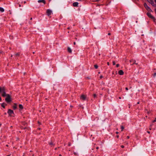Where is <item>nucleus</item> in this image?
Wrapping results in <instances>:
<instances>
[{"instance_id": "5", "label": "nucleus", "mask_w": 156, "mask_h": 156, "mask_svg": "<svg viewBox=\"0 0 156 156\" xmlns=\"http://www.w3.org/2000/svg\"><path fill=\"white\" fill-rule=\"evenodd\" d=\"M8 113L9 114L10 116H12L11 115L12 114H14L13 111L10 109H9L8 110Z\"/></svg>"}, {"instance_id": "22", "label": "nucleus", "mask_w": 156, "mask_h": 156, "mask_svg": "<svg viewBox=\"0 0 156 156\" xmlns=\"http://www.w3.org/2000/svg\"><path fill=\"white\" fill-rule=\"evenodd\" d=\"M121 128L122 129L121 131H122L123 130V129H124V127L122 126H121Z\"/></svg>"}, {"instance_id": "21", "label": "nucleus", "mask_w": 156, "mask_h": 156, "mask_svg": "<svg viewBox=\"0 0 156 156\" xmlns=\"http://www.w3.org/2000/svg\"><path fill=\"white\" fill-rule=\"evenodd\" d=\"M133 61L134 62L133 63V64H136V65H137L138 64L137 63H136V61L135 60H134Z\"/></svg>"}, {"instance_id": "36", "label": "nucleus", "mask_w": 156, "mask_h": 156, "mask_svg": "<svg viewBox=\"0 0 156 156\" xmlns=\"http://www.w3.org/2000/svg\"><path fill=\"white\" fill-rule=\"evenodd\" d=\"M127 138L128 139H129V136H127Z\"/></svg>"}, {"instance_id": "8", "label": "nucleus", "mask_w": 156, "mask_h": 156, "mask_svg": "<svg viewBox=\"0 0 156 156\" xmlns=\"http://www.w3.org/2000/svg\"><path fill=\"white\" fill-rule=\"evenodd\" d=\"M5 91V89L4 87H0V92Z\"/></svg>"}, {"instance_id": "7", "label": "nucleus", "mask_w": 156, "mask_h": 156, "mask_svg": "<svg viewBox=\"0 0 156 156\" xmlns=\"http://www.w3.org/2000/svg\"><path fill=\"white\" fill-rule=\"evenodd\" d=\"M148 2H149L151 4V5L153 6H154V2L152 0H147Z\"/></svg>"}, {"instance_id": "61", "label": "nucleus", "mask_w": 156, "mask_h": 156, "mask_svg": "<svg viewBox=\"0 0 156 156\" xmlns=\"http://www.w3.org/2000/svg\"><path fill=\"white\" fill-rule=\"evenodd\" d=\"M1 125H2V124H1V123H0V126H1Z\"/></svg>"}, {"instance_id": "44", "label": "nucleus", "mask_w": 156, "mask_h": 156, "mask_svg": "<svg viewBox=\"0 0 156 156\" xmlns=\"http://www.w3.org/2000/svg\"><path fill=\"white\" fill-rule=\"evenodd\" d=\"M116 134H118V133H118V132H116Z\"/></svg>"}, {"instance_id": "30", "label": "nucleus", "mask_w": 156, "mask_h": 156, "mask_svg": "<svg viewBox=\"0 0 156 156\" xmlns=\"http://www.w3.org/2000/svg\"><path fill=\"white\" fill-rule=\"evenodd\" d=\"M121 147L122 148H123L124 147V146L123 145H121Z\"/></svg>"}, {"instance_id": "39", "label": "nucleus", "mask_w": 156, "mask_h": 156, "mask_svg": "<svg viewBox=\"0 0 156 156\" xmlns=\"http://www.w3.org/2000/svg\"><path fill=\"white\" fill-rule=\"evenodd\" d=\"M96 148L97 149H98L99 148V147H96Z\"/></svg>"}, {"instance_id": "40", "label": "nucleus", "mask_w": 156, "mask_h": 156, "mask_svg": "<svg viewBox=\"0 0 156 156\" xmlns=\"http://www.w3.org/2000/svg\"><path fill=\"white\" fill-rule=\"evenodd\" d=\"M147 133H150V132L149 131H147Z\"/></svg>"}, {"instance_id": "16", "label": "nucleus", "mask_w": 156, "mask_h": 156, "mask_svg": "<svg viewBox=\"0 0 156 156\" xmlns=\"http://www.w3.org/2000/svg\"><path fill=\"white\" fill-rule=\"evenodd\" d=\"M6 105V104L5 103H3L2 104L1 106H2L3 108H5V106Z\"/></svg>"}, {"instance_id": "25", "label": "nucleus", "mask_w": 156, "mask_h": 156, "mask_svg": "<svg viewBox=\"0 0 156 156\" xmlns=\"http://www.w3.org/2000/svg\"><path fill=\"white\" fill-rule=\"evenodd\" d=\"M71 145V144L70 142L68 143V146H70Z\"/></svg>"}, {"instance_id": "64", "label": "nucleus", "mask_w": 156, "mask_h": 156, "mask_svg": "<svg viewBox=\"0 0 156 156\" xmlns=\"http://www.w3.org/2000/svg\"><path fill=\"white\" fill-rule=\"evenodd\" d=\"M70 107H73V106H71H71H70Z\"/></svg>"}, {"instance_id": "48", "label": "nucleus", "mask_w": 156, "mask_h": 156, "mask_svg": "<svg viewBox=\"0 0 156 156\" xmlns=\"http://www.w3.org/2000/svg\"><path fill=\"white\" fill-rule=\"evenodd\" d=\"M32 18H31L30 19V20H32Z\"/></svg>"}, {"instance_id": "11", "label": "nucleus", "mask_w": 156, "mask_h": 156, "mask_svg": "<svg viewBox=\"0 0 156 156\" xmlns=\"http://www.w3.org/2000/svg\"><path fill=\"white\" fill-rule=\"evenodd\" d=\"M2 92V96L3 97H6L7 95L8 94H6L5 91Z\"/></svg>"}, {"instance_id": "37", "label": "nucleus", "mask_w": 156, "mask_h": 156, "mask_svg": "<svg viewBox=\"0 0 156 156\" xmlns=\"http://www.w3.org/2000/svg\"><path fill=\"white\" fill-rule=\"evenodd\" d=\"M116 137H117V138H119V135H117V136H116Z\"/></svg>"}, {"instance_id": "24", "label": "nucleus", "mask_w": 156, "mask_h": 156, "mask_svg": "<svg viewBox=\"0 0 156 156\" xmlns=\"http://www.w3.org/2000/svg\"><path fill=\"white\" fill-rule=\"evenodd\" d=\"M113 65H115V61H113L112 62Z\"/></svg>"}, {"instance_id": "58", "label": "nucleus", "mask_w": 156, "mask_h": 156, "mask_svg": "<svg viewBox=\"0 0 156 156\" xmlns=\"http://www.w3.org/2000/svg\"><path fill=\"white\" fill-rule=\"evenodd\" d=\"M2 53V51H0V54H1Z\"/></svg>"}, {"instance_id": "26", "label": "nucleus", "mask_w": 156, "mask_h": 156, "mask_svg": "<svg viewBox=\"0 0 156 156\" xmlns=\"http://www.w3.org/2000/svg\"><path fill=\"white\" fill-rule=\"evenodd\" d=\"M119 64H117L116 65V67H119Z\"/></svg>"}, {"instance_id": "18", "label": "nucleus", "mask_w": 156, "mask_h": 156, "mask_svg": "<svg viewBox=\"0 0 156 156\" xmlns=\"http://www.w3.org/2000/svg\"><path fill=\"white\" fill-rule=\"evenodd\" d=\"M94 67L96 69H97L98 68V66L97 65H94Z\"/></svg>"}, {"instance_id": "29", "label": "nucleus", "mask_w": 156, "mask_h": 156, "mask_svg": "<svg viewBox=\"0 0 156 156\" xmlns=\"http://www.w3.org/2000/svg\"><path fill=\"white\" fill-rule=\"evenodd\" d=\"M100 79H101L103 77V76L102 75H101L100 77Z\"/></svg>"}, {"instance_id": "49", "label": "nucleus", "mask_w": 156, "mask_h": 156, "mask_svg": "<svg viewBox=\"0 0 156 156\" xmlns=\"http://www.w3.org/2000/svg\"><path fill=\"white\" fill-rule=\"evenodd\" d=\"M10 154L9 155H7V156H10Z\"/></svg>"}, {"instance_id": "23", "label": "nucleus", "mask_w": 156, "mask_h": 156, "mask_svg": "<svg viewBox=\"0 0 156 156\" xmlns=\"http://www.w3.org/2000/svg\"><path fill=\"white\" fill-rule=\"evenodd\" d=\"M93 96L94 98L97 97V95L95 94H93Z\"/></svg>"}, {"instance_id": "35", "label": "nucleus", "mask_w": 156, "mask_h": 156, "mask_svg": "<svg viewBox=\"0 0 156 156\" xmlns=\"http://www.w3.org/2000/svg\"><path fill=\"white\" fill-rule=\"evenodd\" d=\"M108 35H111V33H108Z\"/></svg>"}, {"instance_id": "10", "label": "nucleus", "mask_w": 156, "mask_h": 156, "mask_svg": "<svg viewBox=\"0 0 156 156\" xmlns=\"http://www.w3.org/2000/svg\"><path fill=\"white\" fill-rule=\"evenodd\" d=\"M73 5L74 7L77 6L78 5V3L77 2H74L73 4Z\"/></svg>"}, {"instance_id": "45", "label": "nucleus", "mask_w": 156, "mask_h": 156, "mask_svg": "<svg viewBox=\"0 0 156 156\" xmlns=\"http://www.w3.org/2000/svg\"><path fill=\"white\" fill-rule=\"evenodd\" d=\"M27 129V128L25 127L23 129Z\"/></svg>"}, {"instance_id": "51", "label": "nucleus", "mask_w": 156, "mask_h": 156, "mask_svg": "<svg viewBox=\"0 0 156 156\" xmlns=\"http://www.w3.org/2000/svg\"><path fill=\"white\" fill-rule=\"evenodd\" d=\"M59 156H62V155H61V154H60L59 155Z\"/></svg>"}, {"instance_id": "9", "label": "nucleus", "mask_w": 156, "mask_h": 156, "mask_svg": "<svg viewBox=\"0 0 156 156\" xmlns=\"http://www.w3.org/2000/svg\"><path fill=\"white\" fill-rule=\"evenodd\" d=\"M119 74L120 75H122L124 74V72L122 70H120L118 72Z\"/></svg>"}, {"instance_id": "2", "label": "nucleus", "mask_w": 156, "mask_h": 156, "mask_svg": "<svg viewBox=\"0 0 156 156\" xmlns=\"http://www.w3.org/2000/svg\"><path fill=\"white\" fill-rule=\"evenodd\" d=\"M144 6L146 9L148 11H152L151 10V9L150 8V7L147 5V4L145 3L144 4Z\"/></svg>"}, {"instance_id": "15", "label": "nucleus", "mask_w": 156, "mask_h": 156, "mask_svg": "<svg viewBox=\"0 0 156 156\" xmlns=\"http://www.w3.org/2000/svg\"><path fill=\"white\" fill-rule=\"evenodd\" d=\"M19 108L20 110H22L23 108V107L21 104H20L19 105Z\"/></svg>"}, {"instance_id": "6", "label": "nucleus", "mask_w": 156, "mask_h": 156, "mask_svg": "<svg viewBox=\"0 0 156 156\" xmlns=\"http://www.w3.org/2000/svg\"><path fill=\"white\" fill-rule=\"evenodd\" d=\"M46 12L47 13V15L48 16H49L52 13V11L50 9H48L47 10Z\"/></svg>"}, {"instance_id": "4", "label": "nucleus", "mask_w": 156, "mask_h": 156, "mask_svg": "<svg viewBox=\"0 0 156 156\" xmlns=\"http://www.w3.org/2000/svg\"><path fill=\"white\" fill-rule=\"evenodd\" d=\"M147 15L149 18H151L154 20H155V18L154 17H153L152 16L151 14L150 13L147 12Z\"/></svg>"}, {"instance_id": "46", "label": "nucleus", "mask_w": 156, "mask_h": 156, "mask_svg": "<svg viewBox=\"0 0 156 156\" xmlns=\"http://www.w3.org/2000/svg\"><path fill=\"white\" fill-rule=\"evenodd\" d=\"M119 99H121V97H119Z\"/></svg>"}, {"instance_id": "14", "label": "nucleus", "mask_w": 156, "mask_h": 156, "mask_svg": "<svg viewBox=\"0 0 156 156\" xmlns=\"http://www.w3.org/2000/svg\"><path fill=\"white\" fill-rule=\"evenodd\" d=\"M67 50H68V52H69V53H72V50H71V49L69 47H68V48Z\"/></svg>"}, {"instance_id": "12", "label": "nucleus", "mask_w": 156, "mask_h": 156, "mask_svg": "<svg viewBox=\"0 0 156 156\" xmlns=\"http://www.w3.org/2000/svg\"><path fill=\"white\" fill-rule=\"evenodd\" d=\"M38 2L39 3L42 2L44 4H45V2L44 0H39L38 1Z\"/></svg>"}, {"instance_id": "55", "label": "nucleus", "mask_w": 156, "mask_h": 156, "mask_svg": "<svg viewBox=\"0 0 156 156\" xmlns=\"http://www.w3.org/2000/svg\"><path fill=\"white\" fill-rule=\"evenodd\" d=\"M154 1H155V3H156V0H154Z\"/></svg>"}, {"instance_id": "38", "label": "nucleus", "mask_w": 156, "mask_h": 156, "mask_svg": "<svg viewBox=\"0 0 156 156\" xmlns=\"http://www.w3.org/2000/svg\"><path fill=\"white\" fill-rule=\"evenodd\" d=\"M73 44H74V45L76 44V42H74L73 43Z\"/></svg>"}, {"instance_id": "3", "label": "nucleus", "mask_w": 156, "mask_h": 156, "mask_svg": "<svg viewBox=\"0 0 156 156\" xmlns=\"http://www.w3.org/2000/svg\"><path fill=\"white\" fill-rule=\"evenodd\" d=\"M87 99V95L82 94L80 97V99L83 101Z\"/></svg>"}, {"instance_id": "41", "label": "nucleus", "mask_w": 156, "mask_h": 156, "mask_svg": "<svg viewBox=\"0 0 156 156\" xmlns=\"http://www.w3.org/2000/svg\"><path fill=\"white\" fill-rule=\"evenodd\" d=\"M38 123H39V124H41L39 121H38Z\"/></svg>"}, {"instance_id": "60", "label": "nucleus", "mask_w": 156, "mask_h": 156, "mask_svg": "<svg viewBox=\"0 0 156 156\" xmlns=\"http://www.w3.org/2000/svg\"><path fill=\"white\" fill-rule=\"evenodd\" d=\"M152 124H151V125H150V126H152Z\"/></svg>"}, {"instance_id": "32", "label": "nucleus", "mask_w": 156, "mask_h": 156, "mask_svg": "<svg viewBox=\"0 0 156 156\" xmlns=\"http://www.w3.org/2000/svg\"><path fill=\"white\" fill-rule=\"evenodd\" d=\"M132 61H133V59L130 60L129 61L130 62H131Z\"/></svg>"}, {"instance_id": "17", "label": "nucleus", "mask_w": 156, "mask_h": 156, "mask_svg": "<svg viewBox=\"0 0 156 156\" xmlns=\"http://www.w3.org/2000/svg\"><path fill=\"white\" fill-rule=\"evenodd\" d=\"M0 11L2 12H4V10L2 8L0 7Z\"/></svg>"}, {"instance_id": "62", "label": "nucleus", "mask_w": 156, "mask_h": 156, "mask_svg": "<svg viewBox=\"0 0 156 156\" xmlns=\"http://www.w3.org/2000/svg\"><path fill=\"white\" fill-rule=\"evenodd\" d=\"M56 149H57V148H56L55 149V150H56Z\"/></svg>"}, {"instance_id": "20", "label": "nucleus", "mask_w": 156, "mask_h": 156, "mask_svg": "<svg viewBox=\"0 0 156 156\" xmlns=\"http://www.w3.org/2000/svg\"><path fill=\"white\" fill-rule=\"evenodd\" d=\"M20 53H18L16 54L15 55L16 56H19L20 55Z\"/></svg>"}, {"instance_id": "57", "label": "nucleus", "mask_w": 156, "mask_h": 156, "mask_svg": "<svg viewBox=\"0 0 156 156\" xmlns=\"http://www.w3.org/2000/svg\"><path fill=\"white\" fill-rule=\"evenodd\" d=\"M6 146L7 147H8V145H6Z\"/></svg>"}, {"instance_id": "33", "label": "nucleus", "mask_w": 156, "mask_h": 156, "mask_svg": "<svg viewBox=\"0 0 156 156\" xmlns=\"http://www.w3.org/2000/svg\"><path fill=\"white\" fill-rule=\"evenodd\" d=\"M107 65H108V66H109V62H108L107 63Z\"/></svg>"}, {"instance_id": "19", "label": "nucleus", "mask_w": 156, "mask_h": 156, "mask_svg": "<svg viewBox=\"0 0 156 156\" xmlns=\"http://www.w3.org/2000/svg\"><path fill=\"white\" fill-rule=\"evenodd\" d=\"M49 144L50 145H54V144L52 141H51L49 143Z\"/></svg>"}, {"instance_id": "59", "label": "nucleus", "mask_w": 156, "mask_h": 156, "mask_svg": "<svg viewBox=\"0 0 156 156\" xmlns=\"http://www.w3.org/2000/svg\"><path fill=\"white\" fill-rule=\"evenodd\" d=\"M33 54H34L35 52H33Z\"/></svg>"}, {"instance_id": "27", "label": "nucleus", "mask_w": 156, "mask_h": 156, "mask_svg": "<svg viewBox=\"0 0 156 156\" xmlns=\"http://www.w3.org/2000/svg\"><path fill=\"white\" fill-rule=\"evenodd\" d=\"M153 75L154 76H156V73H154Z\"/></svg>"}, {"instance_id": "28", "label": "nucleus", "mask_w": 156, "mask_h": 156, "mask_svg": "<svg viewBox=\"0 0 156 156\" xmlns=\"http://www.w3.org/2000/svg\"><path fill=\"white\" fill-rule=\"evenodd\" d=\"M156 121V118L153 121V122H154Z\"/></svg>"}, {"instance_id": "13", "label": "nucleus", "mask_w": 156, "mask_h": 156, "mask_svg": "<svg viewBox=\"0 0 156 156\" xmlns=\"http://www.w3.org/2000/svg\"><path fill=\"white\" fill-rule=\"evenodd\" d=\"M14 105L13 106V108L14 110H15L17 108V104L16 103H14Z\"/></svg>"}, {"instance_id": "54", "label": "nucleus", "mask_w": 156, "mask_h": 156, "mask_svg": "<svg viewBox=\"0 0 156 156\" xmlns=\"http://www.w3.org/2000/svg\"><path fill=\"white\" fill-rule=\"evenodd\" d=\"M38 129H39V130H40L41 129H40V128H38Z\"/></svg>"}, {"instance_id": "63", "label": "nucleus", "mask_w": 156, "mask_h": 156, "mask_svg": "<svg viewBox=\"0 0 156 156\" xmlns=\"http://www.w3.org/2000/svg\"><path fill=\"white\" fill-rule=\"evenodd\" d=\"M11 57H12V55H11Z\"/></svg>"}, {"instance_id": "42", "label": "nucleus", "mask_w": 156, "mask_h": 156, "mask_svg": "<svg viewBox=\"0 0 156 156\" xmlns=\"http://www.w3.org/2000/svg\"><path fill=\"white\" fill-rule=\"evenodd\" d=\"M21 6V5L20 4H19V7H20Z\"/></svg>"}, {"instance_id": "56", "label": "nucleus", "mask_w": 156, "mask_h": 156, "mask_svg": "<svg viewBox=\"0 0 156 156\" xmlns=\"http://www.w3.org/2000/svg\"><path fill=\"white\" fill-rule=\"evenodd\" d=\"M17 140H18L19 139V138H17Z\"/></svg>"}, {"instance_id": "31", "label": "nucleus", "mask_w": 156, "mask_h": 156, "mask_svg": "<svg viewBox=\"0 0 156 156\" xmlns=\"http://www.w3.org/2000/svg\"><path fill=\"white\" fill-rule=\"evenodd\" d=\"M74 154L75 155H77V153H76V152H74Z\"/></svg>"}, {"instance_id": "50", "label": "nucleus", "mask_w": 156, "mask_h": 156, "mask_svg": "<svg viewBox=\"0 0 156 156\" xmlns=\"http://www.w3.org/2000/svg\"><path fill=\"white\" fill-rule=\"evenodd\" d=\"M26 3V1H24V3Z\"/></svg>"}, {"instance_id": "1", "label": "nucleus", "mask_w": 156, "mask_h": 156, "mask_svg": "<svg viewBox=\"0 0 156 156\" xmlns=\"http://www.w3.org/2000/svg\"><path fill=\"white\" fill-rule=\"evenodd\" d=\"M6 97L5 98V101L7 103L11 102V97L10 95L9 94H8L7 95Z\"/></svg>"}, {"instance_id": "47", "label": "nucleus", "mask_w": 156, "mask_h": 156, "mask_svg": "<svg viewBox=\"0 0 156 156\" xmlns=\"http://www.w3.org/2000/svg\"><path fill=\"white\" fill-rule=\"evenodd\" d=\"M67 29H70V27H68V28H67Z\"/></svg>"}, {"instance_id": "43", "label": "nucleus", "mask_w": 156, "mask_h": 156, "mask_svg": "<svg viewBox=\"0 0 156 156\" xmlns=\"http://www.w3.org/2000/svg\"><path fill=\"white\" fill-rule=\"evenodd\" d=\"M1 97H0V101H1Z\"/></svg>"}, {"instance_id": "34", "label": "nucleus", "mask_w": 156, "mask_h": 156, "mask_svg": "<svg viewBox=\"0 0 156 156\" xmlns=\"http://www.w3.org/2000/svg\"><path fill=\"white\" fill-rule=\"evenodd\" d=\"M125 89L126 90H128V88L127 87H126Z\"/></svg>"}, {"instance_id": "53", "label": "nucleus", "mask_w": 156, "mask_h": 156, "mask_svg": "<svg viewBox=\"0 0 156 156\" xmlns=\"http://www.w3.org/2000/svg\"><path fill=\"white\" fill-rule=\"evenodd\" d=\"M137 104H139V102H137Z\"/></svg>"}, {"instance_id": "52", "label": "nucleus", "mask_w": 156, "mask_h": 156, "mask_svg": "<svg viewBox=\"0 0 156 156\" xmlns=\"http://www.w3.org/2000/svg\"><path fill=\"white\" fill-rule=\"evenodd\" d=\"M75 39L76 40H77V38H76H76H75Z\"/></svg>"}]
</instances>
